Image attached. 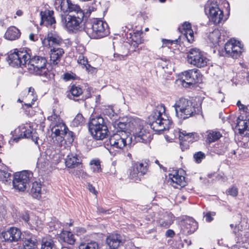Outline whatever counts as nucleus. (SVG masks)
<instances>
[{"instance_id":"1","label":"nucleus","mask_w":249,"mask_h":249,"mask_svg":"<svg viewBox=\"0 0 249 249\" xmlns=\"http://www.w3.org/2000/svg\"><path fill=\"white\" fill-rule=\"evenodd\" d=\"M60 6L63 12L73 13L72 14L62 15V25L69 31L79 30L84 17L83 10L78 5L72 3L70 0H61Z\"/></svg>"},{"instance_id":"2","label":"nucleus","mask_w":249,"mask_h":249,"mask_svg":"<svg viewBox=\"0 0 249 249\" xmlns=\"http://www.w3.org/2000/svg\"><path fill=\"white\" fill-rule=\"evenodd\" d=\"M119 127L126 129L132 133L136 142L149 143L152 139L150 130L146 123L140 119H136L128 123L120 122Z\"/></svg>"},{"instance_id":"3","label":"nucleus","mask_w":249,"mask_h":249,"mask_svg":"<svg viewBox=\"0 0 249 249\" xmlns=\"http://www.w3.org/2000/svg\"><path fill=\"white\" fill-rule=\"evenodd\" d=\"M149 125L151 128L157 132L169 129L172 125V122L165 113L163 105L158 106L149 117Z\"/></svg>"},{"instance_id":"4","label":"nucleus","mask_w":249,"mask_h":249,"mask_svg":"<svg viewBox=\"0 0 249 249\" xmlns=\"http://www.w3.org/2000/svg\"><path fill=\"white\" fill-rule=\"evenodd\" d=\"M119 122L117 124V131L109 139L108 142L110 144V149L119 150L123 149L127 145L130 144L132 142V137L130 136V132L126 129H121L119 127Z\"/></svg>"},{"instance_id":"5","label":"nucleus","mask_w":249,"mask_h":249,"mask_svg":"<svg viewBox=\"0 0 249 249\" xmlns=\"http://www.w3.org/2000/svg\"><path fill=\"white\" fill-rule=\"evenodd\" d=\"M85 31L89 37L92 38H102L109 33L107 23L98 19L86 23Z\"/></svg>"},{"instance_id":"6","label":"nucleus","mask_w":249,"mask_h":249,"mask_svg":"<svg viewBox=\"0 0 249 249\" xmlns=\"http://www.w3.org/2000/svg\"><path fill=\"white\" fill-rule=\"evenodd\" d=\"M223 2L229 5L228 2L225 0H210L205 5L206 14L215 24H219L223 19L224 15L222 9V4Z\"/></svg>"},{"instance_id":"7","label":"nucleus","mask_w":249,"mask_h":249,"mask_svg":"<svg viewBox=\"0 0 249 249\" xmlns=\"http://www.w3.org/2000/svg\"><path fill=\"white\" fill-rule=\"evenodd\" d=\"M89 129L92 137L98 140L105 138L108 133L106 123L104 119L100 116L90 118L89 123Z\"/></svg>"},{"instance_id":"8","label":"nucleus","mask_w":249,"mask_h":249,"mask_svg":"<svg viewBox=\"0 0 249 249\" xmlns=\"http://www.w3.org/2000/svg\"><path fill=\"white\" fill-rule=\"evenodd\" d=\"M176 116L181 119H187L195 114L196 109L195 104L185 98H180L174 105Z\"/></svg>"},{"instance_id":"9","label":"nucleus","mask_w":249,"mask_h":249,"mask_svg":"<svg viewBox=\"0 0 249 249\" xmlns=\"http://www.w3.org/2000/svg\"><path fill=\"white\" fill-rule=\"evenodd\" d=\"M47 60L45 57L36 55L30 56L26 67L30 72L38 75H45L47 71Z\"/></svg>"},{"instance_id":"10","label":"nucleus","mask_w":249,"mask_h":249,"mask_svg":"<svg viewBox=\"0 0 249 249\" xmlns=\"http://www.w3.org/2000/svg\"><path fill=\"white\" fill-rule=\"evenodd\" d=\"M32 177L33 173L28 171L16 173L13 179L14 188L19 191H24L28 186Z\"/></svg>"},{"instance_id":"11","label":"nucleus","mask_w":249,"mask_h":249,"mask_svg":"<svg viewBox=\"0 0 249 249\" xmlns=\"http://www.w3.org/2000/svg\"><path fill=\"white\" fill-rule=\"evenodd\" d=\"M188 62L198 68L207 66L208 59L204 56L203 53L199 49L195 48L190 49L187 53Z\"/></svg>"},{"instance_id":"12","label":"nucleus","mask_w":249,"mask_h":249,"mask_svg":"<svg viewBox=\"0 0 249 249\" xmlns=\"http://www.w3.org/2000/svg\"><path fill=\"white\" fill-rule=\"evenodd\" d=\"M237 106L239 107L240 115L236 120V126L238 127L239 133L243 134L245 131L247 130L249 123L248 108L247 106L241 104L240 101L237 102Z\"/></svg>"},{"instance_id":"13","label":"nucleus","mask_w":249,"mask_h":249,"mask_svg":"<svg viewBox=\"0 0 249 249\" xmlns=\"http://www.w3.org/2000/svg\"><path fill=\"white\" fill-rule=\"evenodd\" d=\"M29 58L30 55L26 51H14L9 54L7 61L11 66L18 67L26 66Z\"/></svg>"},{"instance_id":"14","label":"nucleus","mask_w":249,"mask_h":249,"mask_svg":"<svg viewBox=\"0 0 249 249\" xmlns=\"http://www.w3.org/2000/svg\"><path fill=\"white\" fill-rule=\"evenodd\" d=\"M48 120L51 122L52 126V131L55 136L63 138L66 130H68V127L63 123L59 116L53 113L51 116H48Z\"/></svg>"},{"instance_id":"15","label":"nucleus","mask_w":249,"mask_h":249,"mask_svg":"<svg viewBox=\"0 0 249 249\" xmlns=\"http://www.w3.org/2000/svg\"><path fill=\"white\" fill-rule=\"evenodd\" d=\"M243 45L234 38L231 39L225 45V55L233 58L238 57L243 51Z\"/></svg>"},{"instance_id":"16","label":"nucleus","mask_w":249,"mask_h":249,"mask_svg":"<svg viewBox=\"0 0 249 249\" xmlns=\"http://www.w3.org/2000/svg\"><path fill=\"white\" fill-rule=\"evenodd\" d=\"M201 76L197 70H190L182 72L181 80L183 87L187 88L201 80Z\"/></svg>"},{"instance_id":"17","label":"nucleus","mask_w":249,"mask_h":249,"mask_svg":"<svg viewBox=\"0 0 249 249\" xmlns=\"http://www.w3.org/2000/svg\"><path fill=\"white\" fill-rule=\"evenodd\" d=\"M21 231L17 228H11L2 232L3 240L8 242H17L21 238Z\"/></svg>"},{"instance_id":"18","label":"nucleus","mask_w":249,"mask_h":249,"mask_svg":"<svg viewBox=\"0 0 249 249\" xmlns=\"http://www.w3.org/2000/svg\"><path fill=\"white\" fill-rule=\"evenodd\" d=\"M23 138L31 139L35 143H37L38 136L36 132V130L31 126H29L27 128L25 127H23L20 136L15 138L14 140L17 142L20 138Z\"/></svg>"},{"instance_id":"19","label":"nucleus","mask_w":249,"mask_h":249,"mask_svg":"<svg viewBox=\"0 0 249 249\" xmlns=\"http://www.w3.org/2000/svg\"><path fill=\"white\" fill-rule=\"evenodd\" d=\"M181 227L184 234H192L197 229V225L194 219L187 218L181 221Z\"/></svg>"},{"instance_id":"20","label":"nucleus","mask_w":249,"mask_h":249,"mask_svg":"<svg viewBox=\"0 0 249 249\" xmlns=\"http://www.w3.org/2000/svg\"><path fill=\"white\" fill-rule=\"evenodd\" d=\"M169 177L171 184L175 188H178V186L182 187L186 185L185 177L179 175L178 171H173L169 174Z\"/></svg>"},{"instance_id":"21","label":"nucleus","mask_w":249,"mask_h":249,"mask_svg":"<svg viewBox=\"0 0 249 249\" xmlns=\"http://www.w3.org/2000/svg\"><path fill=\"white\" fill-rule=\"evenodd\" d=\"M106 242L110 248L117 249L119 246L123 244L124 241L120 234H112L107 237Z\"/></svg>"},{"instance_id":"22","label":"nucleus","mask_w":249,"mask_h":249,"mask_svg":"<svg viewBox=\"0 0 249 249\" xmlns=\"http://www.w3.org/2000/svg\"><path fill=\"white\" fill-rule=\"evenodd\" d=\"M81 163V159L76 154H70L65 159V164L68 168H74L80 166Z\"/></svg>"},{"instance_id":"23","label":"nucleus","mask_w":249,"mask_h":249,"mask_svg":"<svg viewBox=\"0 0 249 249\" xmlns=\"http://www.w3.org/2000/svg\"><path fill=\"white\" fill-rule=\"evenodd\" d=\"M54 12L52 10H46L40 12L41 18V24H44L45 26L52 25L55 23L53 17Z\"/></svg>"},{"instance_id":"24","label":"nucleus","mask_w":249,"mask_h":249,"mask_svg":"<svg viewBox=\"0 0 249 249\" xmlns=\"http://www.w3.org/2000/svg\"><path fill=\"white\" fill-rule=\"evenodd\" d=\"M64 53L63 49L58 47H53L50 52V61L52 64L57 65L60 61Z\"/></svg>"},{"instance_id":"25","label":"nucleus","mask_w":249,"mask_h":249,"mask_svg":"<svg viewBox=\"0 0 249 249\" xmlns=\"http://www.w3.org/2000/svg\"><path fill=\"white\" fill-rule=\"evenodd\" d=\"M62 40L61 37L57 34L51 32L48 34L47 38L44 39L42 43L45 46H46V43L48 42L49 47H54V45H60Z\"/></svg>"},{"instance_id":"26","label":"nucleus","mask_w":249,"mask_h":249,"mask_svg":"<svg viewBox=\"0 0 249 249\" xmlns=\"http://www.w3.org/2000/svg\"><path fill=\"white\" fill-rule=\"evenodd\" d=\"M173 215L170 213H165L157 221L160 227L168 228L172 224L174 220Z\"/></svg>"},{"instance_id":"27","label":"nucleus","mask_w":249,"mask_h":249,"mask_svg":"<svg viewBox=\"0 0 249 249\" xmlns=\"http://www.w3.org/2000/svg\"><path fill=\"white\" fill-rule=\"evenodd\" d=\"M37 96L35 93V89L32 87L29 88L28 90V93L25 98V101L26 102L23 107L24 109H26L32 107V105L34 104V103L36 100Z\"/></svg>"},{"instance_id":"28","label":"nucleus","mask_w":249,"mask_h":249,"mask_svg":"<svg viewBox=\"0 0 249 249\" xmlns=\"http://www.w3.org/2000/svg\"><path fill=\"white\" fill-rule=\"evenodd\" d=\"M20 36V31L15 26H11L7 29L4 37L7 40L12 41L18 39Z\"/></svg>"},{"instance_id":"29","label":"nucleus","mask_w":249,"mask_h":249,"mask_svg":"<svg viewBox=\"0 0 249 249\" xmlns=\"http://www.w3.org/2000/svg\"><path fill=\"white\" fill-rule=\"evenodd\" d=\"M23 248L25 249H33L37 245V241L35 235H31L26 236L23 242Z\"/></svg>"},{"instance_id":"30","label":"nucleus","mask_w":249,"mask_h":249,"mask_svg":"<svg viewBox=\"0 0 249 249\" xmlns=\"http://www.w3.org/2000/svg\"><path fill=\"white\" fill-rule=\"evenodd\" d=\"M206 133V142L209 144L218 140L222 137V134L219 131L216 130H208Z\"/></svg>"},{"instance_id":"31","label":"nucleus","mask_w":249,"mask_h":249,"mask_svg":"<svg viewBox=\"0 0 249 249\" xmlns=\"http://www.w3.org/2000/svg\"><path fill=\"white\" fill-rule=\"evenodd\" d=\"M41 186L40 182L37 181L33 182L30 194L33 197L38 199L41 197Z\"/></svg>"},{"instance_id":"32","label":"nucleus","mask_w":249,"mask_h":249,"mask_svg":"<svg viewBox=\"0 0 249 249\" xmlns=\"http://www.w3.org/2000/svg\"><path fill=\"white\" fill-rule=\"evenodd\" d=\"M60 240L70 245L74 244L75 239L74 235L70 231H63L60 234Z\"/></svg>"},{"instance_id":"33","label":"nucleus","mask_w":249,"mask_h":249,"mask_svg":"<svg viewBox=\"0 0 249 249\" xmlns=\"http://www.w3.org/2000/svg\"><path fill=\"white\" fill-rule=\"evenodd\" d=\"M209 40L214 46L218 45L221 41V33L218 29L214 30L210 33L208 36Z\"/></svg>"},{"instance_id":"34","label":"nucleus","mask_w":249,"mask_h":249,"mask_svg":"<svg viewBox=\"0 0 249 249\" xmlns=\"http://www.w3.org/2000/svg\"><path fill=\"white\" fill-rule=\"evenodd\" d=\"M49 165L50 162L46 155L41 156L38 159L36 166L39 169L45 171L48 169Z\"/></svg>"},{"instance_id":"35","label":"nucleus","mask_w":249,"mask_h":249,"mask_svg":"<svg viewBox=\"0 0 249 249\" xmlns=\"http://www.w3.org/2000/svg\"><path fill=\"white\" fill-rule=\"evenodd\" d=\"M135 170L138 171L141 175H144L147 171V164L146 163H137L134 165Z\"/></svg>"},{"instance_id":"36","label":"nucleus","mask_w":249,"mask_h":249,"mask_svg":"<svg viewBox=\"0 0 249 249\" xmlns=\"http://www.w3.org/2000/svg\"><path fill=\"white\" fill-rule=\"evenodd\" d=\"M11 174L7 171L0 170V181L5 184L10 183Z\"/></svg>"},{"instance_id":"37","label":"nucleus","mask_w":249,"mask_h":249,"mask_svg":"<svg viewBox=\"0 0 249 249\" xmlns=\"http://www.w3.org/2000/svg\"><path fill=\"white\" fill-rule=\"evenodd\" d=\"M77 62L82 65H84L86 68L87 70L90 71L89 69H91L94 70V68L92 67L89 64H88V61L87 58H85V56L81 54L79 55Z\"/></svg>"},{"instance_id":"38","label":"nucleus","mask_w":249,"mask_h":249,"mask_svg":"<svg viewBox=\"0 0 249 249\" xmlns=\"http://www.w3.org/2000/svg\"><path fill=\"white\" fill-rule=\"evenodd\" d=\"M91 169L94 172L99 173L101 172L100 161L98 159H94L90 161Z\"/></svg>"},{"instance_id":"39","label":"nucleus","mask_w":249,"mask_h":249,"mask_svg":"<svg viewBox=\"0 0 249 249\" xmlns=\"http://www.w3.org/2000/svg\"><path fill=\"white\" fill-rule=\"evenodd\" d=\"M85 123V119L83 115L78 113L75 116L72 122V125L73 126H78L79 125H82Z\"/></svg>"},{"instance_id":"40","label":"nucleus","mask_w":249,"mask_h":249,"mask_svg":"<svg viewBox=\"0 0 249 249\" xmlns=\"http://www.w3.org/2000/svg\"><path fill=\"white\" fill-rule=\"evenodd\" d=\"M41 245V249H53V243L51 239L43 238Z\"/></svg>"},{"instance_id":"41","label":"nucleus","mask_w":249,"mask_h":249,"mask_svg":"<svg viewBox=\"0 0 249 249\" xmlns=\"http://www.w3.org/2000/svg\"><path fill=\"white\" fill-rule=\"evenodd\" d=\"M79 249H98V244L96 242H90L87 244H81Z\"/></svg>"},{"instance_id":"42","label":"nucleus","mask_w":249,"mask_h":249,"mask_svg":"<svg viewBox=\"0 0 249 249\" xmlns=\"http://www.w3.org/2000/svg\"><path fill=\"white\" fill-rule=\"evenodd\" d=\"M138 171L135 170V167L133 166L132 169L131 170L130 172V177L131 179L134 181H138L140 180V177L142 176Z\"/></svg>"},{"instance_id":"43","label":"nucleus","mask_w":249,"mask_h":249,"mask_svg":"<svg viewBox=\"0 0 249 249\" xmlns=\"http://www.w3.org/2000/svg\"><path fill=\"white\" fill-rule=\"evenodd\" d=\"M184 133V130L180 131L179 130L178 131H176V134H175V136L176 137V135L178 136V138L180 141V144L182 145L183 142L185 141H188L190 142L192 141V140H189L188 138V137H186Z\"/></svg>"},{"instance_id":"44","label":"nucleus","mask_w":249,"mask_h":249,"mask_svg":"<svg viewBox=\"0 0 249 249\" xmlns=\"http://www.w3.org/2000/svg\"><path fill=\"white\" fill-rule=\"evenodd\" d=\"M183 36L185 37L189 43H192L194 41V32L192 29H190L185 31L183 33Z\"/></svg>"},{"instance_id":"45","label":"nucleus","mask_w":249,"mask_h":249,"mask_svg":"<svg viewBox=\"0 0 249 249\" xmlns=\"http://www.w3.org/2000/svg\"><path fill=\"white\" fill-rule=\"evenodd\" d=\"M71 92L73 96H79L82 93V89L81 88L72 86L71 89Z\"/></svg>"},{"instance_id":"46","label":"nucleus","mask_w":249,"mask_h":249,"mask_svg":"<svg viewBox=\"0 0 249 249\" xmlns=\"http://www.w3.org/2000/svg\"><path fill=\"white\" fill-rule=\"evenodd\" d=\"M66 138V141L69 143H71L74 140V136L73 132L70 131L66 130V134H65L64 137Z\"/></svg>"},{"instance_id":"47","label":"nucleus","mask_w":249,"mask_h":249,"mask_svg":"<svg viewBox=\"0 0 249 249\" xmlns=\"http://www.w3.org/2000/svg\"><path fill=\"white\" fill-rule=\"evenodd\" d=\"M205 157V155L204 153L200 151L195 153L194 155V158L197 163H200L202 160Z\"/></svg>"},{"instance_id":"48","label":"nucleus","mask_w":249,"mask_h":249,"mask_svg":"<svg viewBox=\"0 0 249 249\" xmlns=\"http://www.w3.org/2000/svg\"><path fill=\"white\" fill-rule=\"evenodd\" d=\"M190 29H192L191 24L190 23L187 22H185L182 26L179 27V30L182 34H183L185 31Z\"/></svg>"},{"instance_id":"49","label":"nucleus","mask_w":249,"mask_h":249,"mask_svg":"<svg viewBox=\"0 0 249 249\" xmlns=\"http://www.w3.org/2000/svg\"><path fill=\"white\" fill-rule=\"evenodd\" d=\"M227 194L232 196H235L237 195L238 190L237 188L233 186L227 190Z\"/></svg>"},{"instance_id":"50","label":"nucleus","mask_w":249,"mask_h":249,"mask_svg":"<svg viewBox=\"0 0 249 249\" xmlns=\"http://www.w3.org/2000/svg\"><path fill=\"white\" fill-rule=\"evenodd\" d=\"M215 215V213L214 212H209L207 213L205 215L206 221L208 222H211L213 220V216H214Z\"/></svg>"},{"instance_id":"51","label":"nucleus","mask_w":249,"mask_h":249,"mask_svg":"<svg viewBox=\"0 0 249 249\" xmlns=\"http://www.w3.org/2000/svg\"><path fill=\"white\" fill-rule=\"evenodd\" d=\"M178 39H175V40H168L166 39H162V42L163 44L166 45L167 46L169 44H172L173 43H177L178 42Z\"/></svg>"},{"instance_id":"52","label":"nucleus","mask_w":249,"mask_h":249,"mask_svg":"<svg viewBox=\"0 0 249 249\" xmlns=\"http://www.w3.org/2000/svg\"><path fill=\"white\" fill-rule=\"evenodd\" d=\"M21 218L23 220L25 221V222L28 223L29 224L31 225L32 223L30 222V216L28 213H25L22 214L21 216Z\"/></svg>"},{"instance_id":"53","label":"nucleus","mask_w":249,"mask_h":249,"mask_svg":"<svg viewBox=\"0 0 249 249\" xmlns=\"http://www.w3.org/2000/svg\"><path fill=\"white\" fill-rule=\"evenodd\" d=\"M186 137H188L189 140H192L194 138L195 136L196 135V133H187L186 131H184V133Z\"/></svg>"},{"instance_id":"54","label":"nucleus","mask_w":249,"mask_h":249,"mask_svg":"<svg viewBox=\"0 0 249 249\" xmlns=\"http://www.w3.org/2000/svg\"><path fill=\"white\" fill-rule=\"evenodd\" d=\"M175 235V232L172 230H168L165 232L166 237H173Z\"/></svg>"},{"instance_id":"55","label":"nucleus","mask_w":249,"mask_h":249,"mask_svg":"<svg viewBox=\"0 0 249 249\" xmlns=\"http://www.w3.org/2000/svg\"><path fill=\"white\" fill-rule=\"evenodd\" d=\"M217 100H220L221 102H222L224 99L223 94L221 92H219L217 93Z\"/></svg>"},{"instance_id":"56","label":"nucleus","mask_w":249,"mask_h":249,"mask_svg":"<svg viewBox=\"0 0 249 249\" xmlns=\"http://www.w3.org/2000/svg\"><path fill=\"white\" fill-rule=\"evenodd\" d=\"M88 189L90 192L92 193L95 195L96 194V191L95 189V188L90 184H88Z\"/></svg>"},{"instance_id":"57","label":"nucleus","mask_w":249,"mask_h":249,"mask_svg":"<svg viewBox=\"0 0 249 249\" xmlns=\"http://www.w3.org/2000/svg\"><path fill=\"white\" fill-rule=\"evenodd\" d=\"M114 56L115 58H116V59L118 60H124L125 57L124 55L119 54L118 53H115Z\"/></svg>"},{"instance_id":"58","label":"nucleus","mask_w":249,"mask_h":249,"mask_svg":"<svg viewBox=\"0 0 249 249\" xmlns=\"http://www.w3.org/2000/svg\"><path fill=\"white\" fill-rule=\"evenodd\" d=\"M114 56L115 58H116V59L118 60H124L125 57L124 55L119 54L118 53H115Z\"/></svg>"},{"instance_id":"59","label":"nucleus","mask_w":249,"mask_h":249,"mask_svg":"<svg viewBox=\"0 0 249 249\" xmlns=\"http://www.w3.org/2000/svg\"><path fill=\"white\" fill-rule=\"evenodd\" d=\"M114 56L115 58H116V59L118 60H124L125 57L124 55L119 54L118 53H115Z\"/></svg>"},{"instance_id":"60","label":"nucleus","mask_w":249,"mask_h":249,"mask_svg":"<svg viewBox=\"0 0 249 249\" xmlns=\"http://www.w3.org/2000/svg\"><path fill=\"white\" fill-rule=\"evenodd\" d=\"M107 212H109V210L106 211V210H104L102 207H98L97 208V212L98 213H106ZM107 213H109V212H108Z\"/></svg>"},{"instance_id":"61","label":"nucleus","mask_w":249,"mask_h":249,"mask_svg":"<svg viewBox=\"0 0 249 249\" xmlns=\"http://www.w3.org/2000/svg\"><path fill=\"white\" fill-rule=\"evenodd\" d=\"M64 78L66 81H68L72 79V76L70 74L67 73L64 74Z\"/></svg>"},{"instance_id":"62","label":"nucleus","mask_w":249,"mask_h":249,"mask_svg":"<svg viewBox=\"0 0 249 249\" xmlns=\"http://www.w3.org/2000/svg\"><path fill=\"white\" fill-rule=\"evenodd\" d=\"M155 162L159 166L160 169H162L163 170H166V169L164 167H163L161 165H160L158 160H156L155 161Z\"/></svg>"},{"instance_id":"63","label":"nucleus","mask_w":249,"mask_h":249,"mask_svg":"<svg viewBox=\"0 0 249 249\" xmlns=\"http://www.w3.org/2000/svg\"><path fill=\"white\" fill-rule=\"evenodd\" d=\"M23 14V12L20 10H18L16 12V15L18 16H21Z\"/></svg>"},{"instance_id":"64","label":"nucleus","mask_w":249,"mask_h":249,"mask_svg":"<svg viewBox=\"0 0 249 249\" xmlns=\"http://www.w3.org/2000/svg\"><path fill=\"white\" fill-rule=\"evenodd\" d=\"M4 240H3V238L2 237V233H0V249H2L1 245V242H2Z\"/></svg>"}]
</instances>
